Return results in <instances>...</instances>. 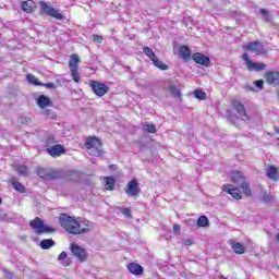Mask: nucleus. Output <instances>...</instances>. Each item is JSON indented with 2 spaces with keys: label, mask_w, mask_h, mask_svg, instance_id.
Masks as SVG:
<instances>
[{
  "label": "nucleus",
  "mask_w": 279,
  "mask_h": 279,
  "mask_svg": "<svg viewBox=\"0 0 279 279\" xmlns=\"http://www.w3.org/2000/svg\"><path fill=\"white\" fill-rule=\"evenodd\" d=\"M59 225L61 228H64L65 232L69 234H84L86 232H90L93 222L87 219H75L69 214H60Z\"/></svg>",
  "instance_id": "nucleus-1"
},
{
  "label": "nucleus",
  "mask_w": 279,
  "mask_h": 279,
  "mask_svg": "<svg viewBox=\"0 0 279 279\" xmlns=\"http://www.w3.org/2000/svg\"><path fill=\"white\" fill-rule=\"evenodd\" d=\"M102 143L101 140H99V137H93L89 136L86 138L85 141V147L86 149H89V154L90 156H104V150L99 149L101 147Z\"/></svg>",
  "instance_id": "nucleus-2"
},
{
  "label": "nucleus",
  "mask_w": 279,
  "mask_h": 279,
  "mask_svg": "<svg viewBox=\"0 0 279 279\" xmlns=\"http://www.w3.org/2000/svg\"><path fill=\"white\" fill-rule=\"evenodd\" d=\"M36 173L43 180H60V178H64L63 171L58 170H47L45 168H37Z\"/></svg>",
  "instance_id": "nucleus-3"
},
{
  "label": "nucleus",
  "mask_w": 279,
  "mask_h": 279,
  "mask_svg": "<svg viewBox=\"0 0 279 279\" xmlns=\"http://www.w3.org/2000/svg\"><path fill=\"white\" fill-rule=\"evenodd\" d=\"M31 228H33L35 234H49L54 232L53 228L45 226V222L40 218L32 220Z\"/></svg>",
  "instance_id": "nucleus-4"
},
{
  "label": "nucleus",
  "mask_w": 279,
  "mask_h": 279,
  "mask_svg": "<svg viewBox=\"0 0 279 279\" xmlns=\"http://www.w3.org/2000/svg\"><path fill=\"white\" fill-rule=\"evenodd\" d=\"M39 8L44 14H47V16H52V19H57V21H62L64 19V15H62L60 11L53 9V7H50L45 1L39 2Z\"/></svg>",
  "instance_id": "nucleus-5"
},
{
  "label": "nucleus",
  "mask_w": 279,
  "mask_h": 279,
  "mask_svg": "<svg viewBox=\"0 0 279 279\" xmlns=\"http://www.w3.org/2000/svg\"><path fill=\"white\" fill-rule=\"evenodd\" d=\"M70 250L74 256L80 263L86 262V258H88V252L86 248L80 246L76 243H71Z\"/></svg>",
  "instance_id": "nucleus-6"
},
{
  "label": "nucleus",
  "mask_w": 279,
  "mask_h": 279,
  "mask_svg": "<svg viewBox=\"0 0 279 279\" xmlns=\"http://www.w3.org/2000/svg\"><path fill=\"white\" fill-rule=\"evenodd\" d=\"M77 64H80V57L77 54H72L69 61V68L71 71L72 80L76 84L80 83V75Z\"/></svg>",
  "instance_id": "nucleus-7"
},
{
  "label": "nucleus",
  "mask_w": 279,
  "mask_h": 279,
  "mask_svg": "<svg viewBox=\"0 0 279 279\" xmlns=\"http://www.w3.org/2000/svg\"><path fill=\"white\" fill-rule=\"evenodd\" d=\"M90 88L93 93L97 95V97H104V95L108 94V90H110V87H108V85L97 81L90 82Z\"/></svg>",
  "instance_id": "nucleus-8"
},
{
  "label": "nucleus",
  "mask_w": 279,
  "mask_h": 279,
  "mask_svg": "<svg viewBox=\"0 0 279 279\" xmlns=\"http://www.w3.org/2000/svg\"><path fill=\"white\" fill-rule=\"evenodd\" d=\"M125 193L126 195H129V197H136L137 195H140L141 187H138V180L132 179L131 181H129L126 184Z\"/></svg>",
  "instance_id": "nucleus-9"
},
{
  "label": "nucleus",
  "mask_w": 279,
  "mask_h": 279,
  "mask_svg": "<svg viewBox=\"0 0 279 279\" xmlns=\"http://www.w3.org/2000/svg\"><path fill=\"white\" fill-rule=\"evenodd\" d=\"M47 154L52 158H59L62 154H66V148H64L61 144H56L46 148Z\"/></svg>",
  "instance_id": "nucleus-10"
},
{
  "label": "nucleus",
  "mask_w": 279,
  "mask_h": 279,
  "mask_svg": "<svg viewBox=\"0 0 279 279\" xmlns=\"http://www.w3.org/2000/svg\"><path fill=\"white\" fill-rule=\"evenodd\" d=\"M232 106L234 110H236L242 121H250V116H247V112L245 111V106H243V104L239 102L238 100H233Z\"/></svg>",
  "instance_id": "nucleus-11"
},
{
  "label": "nucleus",
  "mask_w": 279,
  "mask_h": 279,
  "mask_svg": "<svg viewBox=\"0 0 279 279\" xmlns=\"http://www.w3.org/2000/svg\"><path fill=\"white\" fill-rule=\"evenodd\" d=\"M222 191L232 196L233 199H241V191L239 190V187H234V185L232 184H225L222 186Z\"/></svg>",
  "instance_id": "nucleus-12"
},
{
  "label": "nucleus",
  "mask_w": 279,
  "mask_h": 279,
  "mask_svg": "<svg viewBox=\"0 0 279 279\" xmlns=\"http://www.w3.org/2000/svg\"><path fill=\"white\" fill-rule=\"evenodd\" d=\"M192 59L196 64H201L202 66H208L210 64V58L202 52H196L192 56Z\"/></svg>",
  "instance_id": "nucleus-13"
},
{
  "label": "nucleus",
  "mask_w": 279,
  "mask_h": 279,
  "mask_svg": "<svg viewBox=\"0 0 279 279\" xmlns=\"http://www.w3.org/2000/svg\"><path fill=\"white\" fill-rule=\"evenodd\" d=\"M243 49H245L246 51H253L254 53H263V44H260L259 41H253V43H248L245 46H243Z\"/></svg>",
  "instance_id": "nucleus-14"
},
{
  "label": "nucleus",
  "mask_w": 279,
  "mask_h": 279,
  "mask_svg": "<svg viewBox=\"0 0 279 279\" xmlns=\"http://www.w3.org/2000/svg\"><path fill=\"white\" fill-rule=\"evenodd\" d=\"M126 267L128 271H130V274H132L133 276H143V272L145 271L143 266L137 263H130Z\"/></svg>",
  "instance_id": "nucleus-15"
},
{
  "label": "nucleus",
  "mask_w": 279,
  "mask_h": 279,
  "mask_svg": "<svg viewBox=\"0 0 279 279\" xmlns=\"http://www.w3.org/2000/svg\"><path fill=\"white\" fill-rule=\"evenodd\" d=\"M21 8L23 12H26V14H32L33 10H36V2L34 0H26L21 3Z\"/></svg>",
  "instance_id": "nucleus-16"
},
{
  "label": "nucleus",
  "mask_w": 279,
  "mask_h": 279,
  "mask_svg": "<svg viewBox=\"0 0 279 279\" xmlns=\"http://www.w3.org/2000/svg\"><path fill=\"white\" fill-rule=\"evenodd\" d=\"M266 175L269 180H272V182H278V168H276L275 166H269L268 169L266 170Z\"/></svg>",
  "instance_id": "nucleus-17"
},
{
  "label": "nucleus",
  "mask_w": 279,
  "mask_h": 279,
  "mask_svg": "<svg viewBox=\"0 0 279 279\" xmlns=\"http://www.w3.org/2000/svg\"><path fill=\"white\" fill-rule=\"evenodd\" d=\"M37 105L39 108L45 109L49 108V106H53V102H51V99L45 95H40L37 99Z\"/></svg>",
  "instance_id": "nucleus-18"
},
{
  "label": "nucleus",
  "mask_w": 279,
  "mask_h": 279,
  "mask_svg": "<svg viewBox=\"0 0 279 279\" xmlns=\"http://www.w3.org/2000/svg\"><path fill=\"white\" fill-rule=\"evenodd\" d=\"M266 82L268 84H274V85L279 84V73L278 72H267L266 73Z\"/></svg>",
  "instance_id": "nucleus-19"
},
{
  "label": "nucleus",
  "mask_w": 279,
  "mask_h": 279,
  "mask_svg": "<svg viewBox=\"0 0 279 279\" xmlns=\"http://www.w3.org/2000/svg\"><path fill=\"white\" fill-rule=\"evenodd\" d=\"M248 71H265L267 69V64L265 63H254L253 61H248V65H246Z\"/></svg>",
  "instance_id": "nucleus-20"
},
{
  "label": "nucleus",
  "mask_w": 279,
  "mask_h": 279,
  "mask_svg": "<svg viewBox=\"0 0 279 279\" xmlns=\"http://www.w3.org/2000/svg\"><path fill=\"white\" fill-rule=\"evenodd\" d=\"M231 182H233V184H241L245 182V177H243V173L234 171L231 173Z\"/></svg>",
  "instance_id": "nucleus-21"
},
{
  "label": "nucleus",
  "mask_w": 279,
  "mask_h": 279,
  "mask_svg": "<svg viewBox=\"0 0 279 279\" xmlns=\"http://www.w3.org/2000/svg\"><path fill=\"white\" fill-rule=\"evenodd\" d=\"M179 56L182 60H189L191 58V48L187 46H181L179 49Z\"/></svg>",
  "instance_id": "nucleus-22"
},
{
  "label": "nucleus",
  "mask_w": 279,
  "mask_h": 279,
  "mask_svg": "<svg viewBox=\"0 0 279 279\" xmlns=\"http://www.w3.org/2000/svg\"><path fill=\"white\" fill-rule=\"evenodd\" d=\"M105 187L107 191H114V185L117 184V181L113 177H106L105 179Z\"/></svg>",
  "instance_id": "nucleus-23"
},
{
  "label": "nucleus",
  "mask_w": 279,
  "mask_h": 279,
  "mask_svg": "<svg viewBox=\"0 0 279 279\" xmlns=\"http://www.w3.org/2000/svg\"><path fill=\"white\" fill-rule=\"evenodd\" d=\"M234 254H245V246L239 242H231Z\"/></svg>",
  "instance_id": "nucleus-24"
},
{
  "label": "nucleus",
  "mask_w": 279,
  "mask_h": 279,
  "mask_svg": "<svg viewBox=\"0 0 279 279\" xmlns=\"http://www.w3.org/2000/svg\"><path fill=\"white\" fill-rule=\"evenodd\" d=\"M59 263L63 265V267H69L71 265V258H68L66 252H61L60 255L58 256Z\"/></svg>",
  "instance_id": "nucleus-25"
},
{
  "label": "nucleus",
  "mask_w": 279,
  "mask_h": 279,
  "mask_svg": "<svg viewBox=\"0 0 279 279\" xmlns=\"http://www.w3.org/2000/svg\"><path fill=\"white\" fill-rule=\"evenodd\" d=\"M40 247L41 250H51V247H53V245H56V241L51 240V239H45L40 242Z\"/></svg>",
  "instance_id": "nucleus-26"
},
{
  "label": "nucleus",
  "mask_w": 279,
  "mask_h": 279,
  "mask_svg": "<svg viewBox=\"0 0 279 279\" xmlns=\"http://www.w3.org/2000/svg\"><path fill=\"white\" fill-rule=\"evenodd\" d=\"M144 132H148V134H156V125L149 122L143 123Z\"/></svg>",
  "instance_id": "nucleus-27"
},
{
  "label": "nucleus",
  "mask_w": 279,
  "mask_h": 279,
  "mask_svg": "<svg viewBox=\"0 0 279 279\" xmlns=\"http://www.w3.org/2000/svg\"><path fill=\"white\" fill-rule=\"evenodd\" d=\"M151 62L157 66V69H160L161 71H167V69H169L167 64L158 60V57H155V59H153Z\"/></svg>",
  "instance_id": "nucleus-28"
},
{
  "label": "nucleus",
  "mask_w": 279,
  "mask_h": 279,
  "mask_svg": "<svg viewBox=\"0 0 279 279\" xmlns=\"http://www.w3.org/2000/svg\"><path fill=\"white\" fill-rule=\"evenodd\" d=\"M259 14H262V16H263L264 21H266V23H271V21H272L271 13H269V11H267V9H260Z\"/></svg>",
  "instance_id": "nucleus-29"
},
{
  "label": "nucleus",
  "mask_w": 279,
  "mask_h": 279,
  "mask_svg": "<svg viewBox=\"0 0 279 279\" xmlns=\"http://www.w3.org/2000/svg\"><path fill=\"white\" fill-rule=\"evenodd\" d=\"M26 80L28 84H33L34 86H43V83L38 81L33 74H27Z\"/></svg>",
  "instance_id": "nucleus-30"
},
{
  "label": "nucleus",
  "mask_w": 279,
  "mask_h": 279,
  "mask_svg": "<svg viewBox=\"0 0 279 279\" xmlns=\"http://www.w3.org/2000/svg\"><path fill=\"white\" fill-rule=\"evenodd\" d=\"M143 51L145 53V56H147V58H149V60H156V53H154V50L147 46H145L143 48Z\"/></svg>",
  "instance_id": "nucleus-31"
},
{
  "label": "nucleus",
  "mask_w": 279,
  "mask_h": 279,
  "mask_svg": "<svg viewBox=\"0 0 279 279\" xmlns=\"http://www.w3.org/2000/svg\"><path fill=\"white\" fill-rule=\"evenodd\" d=\"M169 93L172 95V97H181L180 89L173 84H170L168 87Z\"/></svg>",
  "instance_id": "nucleus-32"
},
{
  "label": "nucleus",
  "mask_w": 279,
  "mask_h": 279,
  "mask_svg": "<svg viewBox=\"0 0 279 279\" xmlns=\"http://www.w3.org/2000/svg\"><path fill=\"white\" fill-rule=\"evenodd\" d=\"M19 175H29V169L25 165H20L16 167Z\"/></svg>",
  "instance_id": "nucleus-33"
},
{
  "label": "nucleus",
  "mask_w": 279,
  "mask_h": 279,
  "mask_svg": "<svg viewBox=\"0 0 279 279\" xmlns=\"http://www.w3.org/2000/svg\"><path fill=\"white\" fill-rule=\"evenodd\" d=\"M12 186L15 191H17L19 193H25V185L22 184L19 181H13L12 182Z\"/></svg>",
  "instance_id": "nucleus-34"
},
{
  "label": "nucleus",
  "mask_w": 279,
  "mask_h": 279,
  "mask_svg": "<svg viewBox=\"0 0 279 279\" xmlns=\"http://www.w3.org/2000/svg\"><path fill=\"white\" fill-rule=\"evenodd\" d=\"M240 184H241L240 189H242L244 195H247L250 197V195H252V190H250V184H247L245 181H242V183Z\"/></svg>",
  "instance_id": "nucleus-35"
},
{
  "label": "nucleus",
  "mask_w": 279,
  "mask_h": 279,
  "mask_svg": "<svg viewBox=\"0 0 279 279\" xmlns=\"http://www.w3.org/2000/svg\"><path fill=\"white\" fill-rule=\"evenodd\" d=\"M208 217L206 216H201L197 220V226L198 228H206L208 226Z\"/></svg>",
  "instance_id": "nucleus-36"
},
{
  "label": "nucleus",
  "mask_w": 279,
  "mask_h": 279,
  "mask_svg": "<svg viewBox=\"0 0 279 279\" xmlns=\"http://www.w3.org/2000/svg\"><path fill=\"white\" fill-rule=\"evenodd\" d=\"M194 97H196V99H206V93H204L203 90L201 89H195L194 90Z\"/></svg>",
  "instance_id": "nucleus-37"
},
{
  "label": "nucleus",
  "mask_w": 279,
  "mask_h": 279,
  "mask_svg": "<svg viewBox=\"0 0 279 279\" xmlns=\"http://www.w3.org/2000/svg\"><path fill=\"white\" fill-rule=\"evenodd\" d=\"M58 141L56 140V137H48L46 145L47 147H53V145H57Z\"/></svg>",
  "instance_id": "nucleus-38"
},
{
  "label": "nucleus",
  "mask_w": 279,
  "mask_h": 279,
  "mask_svg": "<svg viewBox=\"0 0 279 279\" xmlns=\"http://www.w3.org/2000/svg\"><path fill=\"white\" fill-rule=\"evenodd\" d=\"M40 86H45V88H48L50 90H56V88H58V86H56V84H53V83H45Z\"/></svg>",
  "instance_id": "nucleus-39"
},
{
  "label": "nucleus",
  "mask_w": 279,
  "mask_h": 279,
  "mask_svg": "<svg viewBox=\"0 0 279 279\" xmlns=\"http://www.w3.org/2000/svg\"><path fill=\"white\" fill-rule=\"evenodd\" d=\"M121 213L122 215H124V217H128V218L132 217V210H130V208H122Z\"/></svg>",
  "instance_id": "nucleus-40"
},
{
  "label": "nucleus",
  "mask_w": 279,
  "mask_h": 279,
  "mask_svg": "<svg viewBox=\"0 0 279 279\" xmlns=\"http://www.w3.org/2000/svg\"><path fill=\"white\" fill-rule=\"evenodd\" d=\"M93 40L94 43H104V37H101L100 35H93Z\"/></svg>",
  "instance_id": "nucleus-41"
},
{
  "label": "nucleus",
  "mask_w": 279,
  "mask_h": 279,
  "mask_svg": "<svg viewBox=\"0 0 279 279\" xmlns=\"http://www.w3.org/2000/svg\"><path fill=\"white\" fill-rule=\"evenodd\" d=\"M228 121H230V123H233V125H236V121H239L238 117H232V116H228Z\"/></svg>",
  "instance_id": "nucleus-42"
},
{
  "label": "nucleus",
  "mask_w": 279,
  "mask_h": 279,
  "mask_svg": "<svg viewBox=\"0 0 279 279\" xmlns=\"http://www.w3.org/2000/svg\"><path fill=\"white\" fill-rule=\"evenodd\" d=\"M242 58H243V60H244L246 66H248V65H250L248 62H252V60H250V56H247V53H244V54L242 56Z\"/></svg>",
  "instance_id": "nucleus-43"
},
{
  "label": "nucleus",
  "mask_w": 279,
  "mask_h": 279,
  "mask_svg": "<svg viewBox=\"0 0 279 279\" xmlns=\"http://www.w3.org/2000/svg\"><path fill=\"white\" fill-rule=\"evenodd\" d=\"M4 277L7 279H12L14 277V275L11 271H9L8 269H4Z\"/></svg>",
  "instance_id": "nucleus-44"
},
{
  "label": "nucleus",
  "mask_w": 279,
  "mask_h": 279,
  "mask_svg": "<svg viewBox=\"0 0 279 279\" xmlns=\"http://www.w3.org/2000/svg\"><path fill=\"white\" fill-rule=\"evenodd\" d=\"M263 84H265V82L263 80H258V81L255 82V86L257 88H263Z\"/></svg>",
  "instance_id": "nucleus-45"
},
{
  "label": "nucleus",
  "mask_w": 279,
  "mask_h": 279,
  "mask_svg": "<svg viewBox=\"0 0 279 279\" xmlns=\"http://www.w3.org/2000/svg\"><path fill=\"white\" fill-rule=\"evenodd\" d=\"M193 243H195V242L193 241V239H187V240L184 241V245H186L187 247L191 246V245H193Z\"/></svg>",
  "instance_id": "nucleus-46"
},
{
  "label": "nucleus",
  "mask_w": 279,
  "mask_h": 279,
  "mask_svg": "<svg viewBox=\"0 0 279 279\" xmlns=\"http://www.w3.org/2000/svg\"><path fill=\"white\" fill-rule=\"evenodd\" d=\"M173 231L174 232H180V225H174L173 226Z\"/></svg>",
  "instance_id": "nucleus-47"
},
{
  "label": "nucleus",
  "mask_w": 279,
  "mask_h": 279,
  "mask_svg": "<svg viewBox=\"0 0 279 279\" xmlns=\"http://www.w3.org/2000/svg\"><path fill=\"white\" fill-rule=\"evenodd\" d=\"M264 202H269L271 199L267 194H264L263 196Z\"/></svg>",
  "instance_id": "nucleus-48"
},
{
  "label": "nucleus",
  "mask_w": 279,
  "mask_h": 279,
  "mask_svg": "<svg viewBox=\"0 0 279 279\" xmlns=\"http://www.w3.org/2000/svg\"><path fill=\"white\" fill-rule=\"evenodd\" d=\"M49 112H50V111H49V110H47V111H45V114H49Z\"/></svg>",
  "instance_id": "nucleus-49"
},
{
  "label": "nucleus",
  "mask_w": 279,
  "mask_h": 279,
  "mask_svg": "<svg viewBox=\"0 0 279 279\" xmlns=\"http://www.w3.org/2000/svg\"><path fill=\"white\" fill-rule=\"evenodd\" d=\"M277 134H279V129L277 130Z\"/></svg>",
  "instance_id": "nucleus-50"
},
{
  "label": "nucleus",
  "mask_w": 279,
  "mask_h": 279,
  "mask_svg": "<svg viewBox=\"0 0 279 279\" xmlns=\"http://www.w3.org/2000/svg\"><path fill=\"white\" fill-rule=\"evenodd\" d=\"M0 204H1V198H0Z\"/></svg>",
  "instance_id": "nucleus-51"
}]
</instances>
